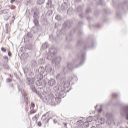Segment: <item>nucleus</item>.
Masks as SVG:
<instances>
[{"label":"nucleus","instance_id":"nucleus-1","mask_svg":"<svg viewBox=\"0 0 128 128\" xmlns=\"http://www.w3.org/2000/svg\"><path fill=\"white\" fill-rule=\"evenodd\" d=\"M86 52L84 51H80V54L78 55V59L75 60H74V64L72 63H69L68 64L67 68L69 72H72V68H74V65L76 64H78L80 62L79 66H82L84 64V60L86 59Z\"/></svg>","mask_w":128,"mask_h":128},{"label":"nucleus","instance_id":"nucleus-2","mask_svg":"<svg viewBox=\"0 0 128 128\" xmlns=\"http://www.w3.org/2000/svg\"><path fill=\"white\" fill-rule=\"evenodd\" d=\"M38 72H40V74L36 76L37 78L36 80V86H46V80H44V74L46 72V69L44 67H40L38 69Z\"/></svg>","mask_w":128,"mask_h":128},{"label":"nucleus","instance_id":"nucleus-3","mask_svg":"<svg viewBox=\"0 0 128 128\" xmlns=\"http://www.w3.org/2000/svg\"><path fill=\"white\" fill-rule=\"evenodd\" d=\"M46 60H52V64H58L62 60V58L60 56H54L52 54L48 53L46 54Z\"/></svg>","mask_w":128,"mask_h":128},{"label":"nucleus","instance_id":"nucleus-4","mask_svg":"<svg viewBox=\"0 0 128 128\" xmlns=\"http://www.w3.org/2000/svg\"><path fill=\"white\" fill-rule=\"evenodd\" d=\"M65 80V88H70V82H76V80H78V77L76 76H74L72 77L67 78Z\"/></svg>","mask_w":128,"mask_h":128},{"label":"nucleus","instance_id":"nucleus-5","mask_svg":"<svg viewBox=\"0 0 128 128\" xmlns=\"http://www.w3.org/2000/svg\"><path fill=\"white\" fill-rule=\"evenodd\" d=\"M12 9H5L0 10V14H7L8 17L5 20H8V18L12 16Z\"/></svg>","mask_w":128,"mask_h":128},{"label":"nucleus","instance_id":"nucleus-6","mask_svg":"<svg viewBox=\"0 0 128 128\" xmlns=\"http://www.w3.org/2000/svg\"><path fill=\"white\" fill-rule=\"evenodd\" d=\"M38 80L37 78L34 77V78H26V82H27V84L28 86H30V84H32L34 82V80L36 82V80Z\"/></svg>","mask_w":128,"mask_h":128},{"label":"nucleus","instance_id":"nucleus-7","mask_svg":"<svg viewBox=\"0 0 128 128\" xmlns=\"http://www.w3.org/2000/svg\"><path fill=\"white\" fill-rule=\"evenodd\" d=\"M46 72H48V74H53L54 73V70L52 68V65L50 64H47L46 67Z\"/></svg>","mask_w":128,"mask_h":128},{"label":"nucleus","instance_id":"nucleus-8","mask_svg":"<svg viewBox=\"0 0 128 128\" xmlns=\"http://www.w3.org/2000/svg\"><path fill=\"white\" fill-rule=\"evenodd\" d=\"M56 52H57V50L56 49V48H52L51 49H49V54H52V56H56Z\"/></svg>","mask_w":128,"mask_h":128},{"label":"nucleus","instance_id":"nucleus-9","mask_svg":"<svg viewBox=\"0 0 128 128\" xmlns=\"http://www.w3.org/2000/svg\"><path fill=\"white\" fill-rule=\"evenodd\" d=\"M56 80L53 78H50L48 82V85L50 86H53L56 84Z\"/></svg>","mask_w":128,"mask_h":128},{"label":"nucleus","instance_id":"nucleus-10","mask_svg":"<svg viewBox=\"0 0 128 128\" xmlns=\"http://www.w3.org/2000/svg\"><path fill=\"white\" fill-rule=\"evenodd\" d=\"M97 120H98V122L99 124H104L106 122V120L104 118H98V117H97Z\"/></svg>","mask_w":128,"mask_h":128},{"label":"nucleus","instance_id":"nucleus-11","mask_svg":"<svg viewBox=\"0 0 128 128\" xmlns=\"http://www.w3.org/2000/svg\"><path fill=\"white\" fill-rule=\"evenodd\" d=\"M92 47H90V43H88V42L86 43L84 46V50H86V48H94V44L93 43L92 44Z\"/></svg>","mask_w":128,"mask_h":128},{"label":"nucleus","instance_id":"nucleus-12","mask_svg":"<svg viewBox=\"0 0 128 128\" xmlns=\"http://www.w3.org/2000/svg\"><path fill=\"white\" fill-rule=\"evenodd\" d=\"M54 100L56 104H60L62 102V98H56Z\"/></svg>","mask_w":128,"mask_h":128},{"label":"nucleus","instance_id":"nucleus-13","mask_svg":"<svg viewBox=\"0 0 128 128\" xmlns=\"http://www.w3.org/2000/svg\"><path fill=\"white\" fill-rule=\"evenodd\" d=\"M44 2H46V0H37L36 3V4L40 6V4H44Z\"/></svg>","mask_w":128,"mask_h":128},{"label":"nucleus","instance_id":"nucleus-14","mask_svg":"<svg viewBox=\"0 0 128 128\" xmlns=\"http://www.w3.org/2000/svg\"><path fill=\"white\" fill-rule=\"evenodd\" d=\"M52 6V0H48V2H47L46 7L48 8H50Z\"/></svg>","mask_w":128,"mask_h":128},{"label":"nucleus","instance_id":"nucleus-15","mask_svg":"<svg viewBox=\"0 0 128 128\" xmlns=\"http://www.w3.org/2000/svg\"><path fill=\"white\" fill-rule=\"evenodd\" d=\"M48 48V42L44 43L42 46V50H46Z\"/></svg>","mask_w":128,"mask_h":128},{"label":"nucleus","instance_id":"nucleus-16","mask_svg":"<svg viewBox=\"0 0 128 128\" xmlns=\"http://www.w3.org/2000/svg\"><path fill=\"white\" fill-rule=\"evenodd\" d=\"M84 121L78 120L76 122L77 126H84Z\"/></svg>","mask_w":128,"mask_h":128},{"label":"nucleus","instance_id":"nucleus-17","mask_svg":"<svg viewBox=\"0 0 128 128\" xmlns=\"http://www.w3.org/2000/svg\"><path fill=\"white\" fill-rule=\"evenodd\" d=\"M26 50H30L32 48V46L30 44H27L26 46Z\"/></svg>","mask_w":128,"mask_h":128},{"label":"nucleus","instance_id":"nucleus-18","mask_svg":"<svg viewBox=\"0 0 128 128\" xmlns=\"http://www.w3.org/2000/svg\"><path fill=\"white\" fill-rule=\"evenodd\" d=\"M30 90H32L34 92H36V94H38V91L36 90V87L34 86H31L30 87Z\"/></svg>","mask_w":128,"mask_h":128},{"label":"nucleus","instance_id":"nucleus-19","mask_svg":"<svg viewBox=\"0 0 128 128\" xmlns=\"http://www.w3.org/2000/svg\"><path fill=\"white\" fill-rule=\"evenodd\" d=\"M56 78L57 80H62V74H58L56 76Z\"/></svg>","mask_w":128,"mask_h":128},{"label":"nucleus","instance_id":"nucleus-20","mask_svg":"<svg viewBox=\"0 0 128 128\" xmlns=\"http://www.w3.org/2000/svg\"><path fill=\"white\" fill-rule=\"evenodd\" d=\"M50 104H51V106H56V100H54V101L52 100H50Z\"/></svg>","mask_w":128,"mask_h":128},{"label":"nucleus","instance_id":"nucleus-21","mask_svg":"<svg viewBox=\"0 0 128 128\" xmlns=\"http://www.w3.org/2000/svg\"><path fill=\"white\" fill-rule=\"evenodd\" d=\"M82 8H83L82 6H78L77 8V12H82Z\"/></svg>","mask_w":128,"mask_h":128},{"label":"nucleus","instance_id":"nucleus-22","mask_svg":"<svg viewBox=\"0 0 128 128\" xmlns=\"http://www.w3.org/2000/svg\"><path fill=\"white\" fill-rule=\"evenodd\" d=\"M40 64H46V60H44V58H40L39 60Z\"/></svg>","mask_w":128,"mask_h":128},{"label":"nucleus","instance_id":"nucleus-23","mask_svg":"<svg viewBox=\"0 0 128 128\" xmlns=\"http://www.w3.org/2000/svg\"><path fill=\"white\" fill-rule=\"evenodd\" d=\"M46 14V16H51V14H52V10H48Z\"/></svg>","mask_w":128,"mask_h":128},{"label":"nucleus","instance_id":"nucleus-24","mask_svg":"<svg viewBox=\"0 0 128 128\" xmlns=\"http://www.w3.org/2000/svg\"><path fill=\"white\" fill-rule=\"evenodd\" d=\"M48 114H46L42 116V120H46V118H48Z\"/></svg>","mask_w":128,"mask_h":128},{"label":"nucleus","instance_id":"nucleus-25","mask_svg":"<svg viewBox=\"0 0 128 128\" xmlns=\"http://www.w3.org/2000/svg\"><path fill=\"white\" fill-rule=\"evenodd\" d=\"M31 64L33 66H36V60H32Z\"/></svg>","mask_w":128,"mask_h":128},{"label":"nucleus","instance_id":"nucleus-26","mask_svg":"<svg viewBox=\"0 0 128 128\" xmlns=\"http://www.w3.org/2000/svg\"><path fill=\"white\" fill-rule=\"evenodd\" d=\"M56 20H62V17L60 15H57L56 16Z\"/></svg>","mask_w":128,"mask_h":128},{"label":"nucleus","instance_id":"nucleus-27","mask_svg":"<svg viewBox=\"0 0 128 128\" xmlns=\"http://www.w3.org/2000/svg\"><path fill=\"white\" fill-rule=\"evenodd\" d=\"M30 4H32V0H26L27 6Z\"/></svg>","mask_w":128,"mask_h":128},{"label":"nucleus","instance_id":"nucleus-28","mask_svg":"<svg viewBox=\"0 0 128 128\" xmlns=\"http://www.w3.org/2000/svg\"><path fill=\"white\" fill-rule=\"evenodd\" d=\"M87 122H92V116H89L88 118H87Z\"/></svg>","mask_w":128,"mask_h":128},{"label":"nucleus","instance_id":"nucleus-29","mask_svg":"<svg viewBox=\"0 0 128 128\" xmlns=\"http://www.w3.org/2000/svg\"><path fill=\"white\" fill-rule=\"evenodd\" d=\"M96 2H98V4L100 6V4H102V0H95Z\"/></svg>","mask_w":128,"mask_h":128},{"label":"nucleus","instance_id":"nucleus-30","mask_svg":"<svg viewBox=\"0 0 128 128\" xmlns=\"http://www.w3.org/2000/svg\"><path fill=\"white\" fill-rule=\"evenodd\" d=\"M86 14H88V12H92V10H90V8H88L86 9Z\"/></svg>","mask_w":128,"mask_h":128},{"label":"nucleus","instance_id":"nucleus-31","mask_svg":"<svg viewBox=\"0 0 128 128\" xmlns=\"http://www.w3.org/2000/svg\"><path fill=\"white\" fill-rule=\"evenodd\" d=\"M26 36L28 38H31L32 37V35L30 33H28L26 34Z\"/></svg>","mask_w":128,"mask_h":128},{"label":"nucleus","instance_id":"nucleus-32","mask_svg":"<svg viewBox=\"0 0 128 128\" xmlns=\"http://www.w3.org/2000/svg\"><path fill=\"white\" fill-rule=\"evenodd\" d=\"M84 124L86 128H88V126H90V123L88 122H86L84 123Z\"/></svg>","mask_w":128,"mask_h":128},{"label":"nucleus","instance_id":"nucleus-33","mask_svg":"<svg viewBox=\"0 0 128 128\" xmlns=\"http://www.w3.org/2000/svg\"><path fill=\"white\" fill-rule=\"evenodd\" d=\"M116 16L118 18H122V14L120 13H117Z\"/></svg>","mask_w":128,"mask_h":128},{"label":"nucleus","instance_id":"nucleus-34","mask_svg":"<svg viewBox=\"0 0 128 128\" xmlns=\"http://www.w3.org/2000/svg\"><path fill=\"white\" fill-rule=\"evenodd\" d=\"M79 16H80V18H84L86 16L84 15V14L82 13V14H80L79 15Z\"/></svg>","mask_w":128,"mask_h":128},{"label":"nucleus","instance_id":"nucleus-35","mask_svg":"<svg viewBox=\"0 0 128 128\" xmlns=\"http://www.w3.org/2000/svg\"><path fill=\"white\" fill-rule=\"evenodd\" d=\"M112 98H118V95L116 94H112Z\"/></svg>","mask_w":128,"mask_h":128},{"label":"nucleus","instance_id":"nucleus-36","mask_svg":"<svg viewBox=\"0 0 128 128\" xmlns=\"http://www.w3.org/2000/svg\"><path fill=\"white\" fill-rule=\"evenodd\" d=\"M34 24H35V26H38V21L36 19H34Z\"/></svg>","mask_w":128,"mask_h":128},{"label":"nucleus","instance_id":"nucleus-37","mask_svg":"<svg viewBox=\"0 0 128 128\" xmlns=\"http://www.w3.org/2000/svg\"><path fill=\"white\" fill-rule=\"evenodd\" d=\"M38 118V116H34L32 118V120H34V122H36Z\"/></svg>","mask_w":128,"mask_h":128},{"label":"nucleus","instance_id":"nucleus-38","mask_svg":"<svg viewBox=\"0 0 128 128\" xmlns=\"http://www.w3.org/2000/svg\"><path fill=\"white\" fill-rule=\"evenodd\" d=\"M65 24L66 28H70V23L68 22V24L65 22Z\"/></svg>","mask_w":128,"mask_h":128},{"label":"nucleus","instance_id":"nucleus-39","mask_svg":"<svg viewBox=\"0 0 128 128\" xmlns=\"http://www.w3.org/2000/svg\"><path fill=\"white\" fill-rule=\"evenodd\" d=\"M1 50L2 51V52H6V49L4 48V47H2V48H1Z\"/></svg>","mask_w":128,"mask_h":128},{"label":"nucleus","instance_id":"nucleus-40","mask_svg":"<svg viewBox=\"0 0 128 128\" xmlns=\"http://www.w3.org/2000/svg\"><path fill=\"white\" fill-rule=\"evenodd\" d=\"M12 79L10 78H6V82H12Z\"/></svg>","mask_w":128,"mask_h":128},{"label":"nucleus","instance_id":"nucleus-41","mask_svg":"<svg viewBox=\"0 0 128 128\" xmlns=\"http://www.w3.org/2000/svg\"><path fill=\"white\" fill-rule=\"evenodd\" d=\"M34 18L36 19V16H38V14H36V12H34V14L33 15Z\"/></svg>","mask_w":128,"mask_h":128},{"label":"nucleus","instance_id":"nucleus-42","mask_svg":"<svg viewBox=\"0 0 128 128\" xmlns=\"http://www.w3.org/2000/svg\"><path fill=\"white\" fill-rule=\"evenodd\" d=\"M82 44V42L80 40H78V46H80V44Z\"/></svg>","mask_w":128,"mask_h":128},{"label":"nucleus","instance_id":"nucleus-43","mask_svg":"<svg viewBox=\"0 0 128 128\" xmlns=\"http://www.w3.org/2000/svg\"><path fill=\"white\" fill-rule=\"evenodd\" d=\"M30 106L32 108H34V102H32L30 104Z\"/></svg>","mask_w":128,"mask_h":128},{"label":"nucleus","instance_id":"nucleus-44","mask_svg":"<svg viewBox=\"0 0 128 128\" xmlns=\"http://www.w3.org/2000/svg\"><path fill=\"white\" fill-rule=\"evenodd\" d=\"M84 118L82 117H80L78 118V120H80V121H84Z\"/></svg>","mask_w":128,"mask_h":128},{"label":"nucleus","instance_id":"nucleus-45","mask_svg":"<svg viewBox=\"0 0 128 128\" xmlns=\"http://www.w3.org/2000/svg\"><path fill=\"white\" fill-rule=\"evenodd\" d=\"M38 126H42V122H38Z\"/></svg>","mask_w":128,"mask_h":128},{"label":"nucleus","instance_id":"nucleus-46","mask_svg":"<svg viewBox=\"0 0 128 128\" xmlns=\"http://www.w3.org/2000/svg\"><path fill=\"white\" fill-rule=\"evenodd\" d=\"M8 56H12V52H10V51L8 52Z\"/></svg>","mask_w":128,"mask_h":128},{"label":"nucleus","instance_id":"nucleus-47","mask_svg":"<svg viewBox=\"0 0 128 128\" xmlns=\"http://www.w3.org/2000/svg\"><path fill=\"white\" fill-rule=\"evenodd\" d=\"M36 112L34 110H30V114H34Z\"/></svg>","mask_w":128,"mask_h":128},{"label":"nucleus","instance_id":"nucleus-48","mask_svg":"<svg viewBox=\"0 0 128 128\" xmlns=\"http://www.w3.org/2000/svg\"><path fill=\"white\" fill-rule=\"evenodd\" d=\"M82 22H78V26H82Z\"/></svg>","mask_w":128,"mask_h":128},{"label":"nucleus","instance_id":"nucleus-49","mask_svg":"<svg viewBox=\"0 0 128 128\" xmlns=\"http://www.w3.org/2000/svg\"><path fill=\"white\" fill-rule=\"evenodd\" d=\"M62 10H64V5H62Z\"/></svg>","mask_w":128,"mask_h":128},{"label":"nucleus","instance_id":"nucleus-50","mask_svg":"<svg viewBox=\"0 0 128 128\" xmlns=\"http://www.w3.org/2000/svg\"><path fill=\"white\" fill-rule=\"evenodd\" d=\"M16 2V0H10V4H12V2Z\"/></svg>","mask_w":128,"mask_h":128},{"label":"nucleus","instance_id":"nucleus-51","mask_svg":"<svg viewBox=\"0 0 128 128\" xmlns=\"http://www.w3.org/2000/svg\"><path fill=\"white\" fill-rule=\"evenodd\" d=\"M24 100H25V102H28V98H26V97H24Z\"/></svg>","mask_w":128,"mask_h":128},{"label":"nucleus","instance_id":"nucleus-52","mask_svg":"<svg viewBox=\"0 0 128 128\" xmlns=\"http://www.w3.org/2000/svg\"><path fill=\"white\" fill-rule=\"evenodd\" d=\"M54 124H56V122H58V121L56 119L54 120Z\"/></svg>","mask_w":128,"mask_h":128},{"label":"nucleus","instance_id":"nucleus-53","mask_svg":"<svg viewBox=\"0 0 128 128\" xmlns=\"http://www.w3.org/2000/svg\"><path fill=\"white\" fill-rule=\"evenodd\" d=\"M118 104H120V101L117 102V104L116 106H118Z\"/></svg>","mask_w":128,"mask_h":128},{"label":"nucleus","instance_id":"nucleus-54","mask_svg":"<svg viewBox=\"0 0 128 128\" xmlns=\"http://www.w3.org/2000/svg\"><path fill=\"white\" fill-rule=\"evenodd\" d=\"M77 2H82V0H76Z\"/></svg>","mask_w":128,"mask_h":128},{"label":"nucleus","instance_id":"nucleus-55","mask_svg":"<svg viewBox=\"0 0 128 128\" xmlns=\"http://www.w3.org/2000/svg\"><path fill=\"white\" fill-rule=\"evenodd\" d=\"M61 32H64V28L61 30Z\"/></svg>","mask_w":128,"mask_h":128},{"label":"nucleus","instance_id":"nucleus-56","mask_svg":"<svg viewBox=\"0 0 128 128\" xmlns=\"http://www.w3.org/2000/svg\"><path fill=\"white\" fill-rule=\"evenodd\" d=\"M77 128H84L83 126H79Z\"/></svg>","mask_w":128,"mask_h":128},{"label":"nucleus","instance_id":"nucleus-57","mask_svg":"<svg viewBox=\"0 0 128 128\" xmlns=\"http://www.w3.org/2000/svg\"><path fill=\"white\" fill-rule=\"evenodd\" d=\"M102 110L100 109L98 110V112H102Z\"/></svg>","mask_w":128,"mask_h":128},{"label":"nucleus","instance_id":"nucleus-58","mask_svg":"<svg viewBox=\"0 0 128 128\" xmlns=\"http://www.w3.org/2000/svg\"><path fill=\"white\" fill-rule=\"evenodd\" d=\"M90 128H96L95 126H92Z\"/></svg>","mask_w":128,"mask_h":128},{"label":"nucleus","instance_id":"nucleus-59","mask_svg":"<svg viewBox=\"0 0 128 128\" xmlns=\"http://www.w3.org/2000/svg\"><path fill=\"white\" fill-rule=\"evenodd\" d=\"M6 70H8V66H6Z\"/></svg>","mask_w":128,"mask_h":128},{"label":"nucleus","instance_id":"nucleus-60","mask_svg":"<svg viewBox=\"0 0 128 128\" xmlns=\"http://www.w3.org/2000/svg\"><path fill=\"white\" fill-rule=\"evenodd\" d=\"M98 26H99V25L97 24L96 26V28H98Z\"/></svg>","mask_w":128,"mask_h":128},{"label":"nucleus","instance_id":"nucleus-61","mask_svg":"<svg viewBox=\"0 0 128 128\" xmlns=\"http://www.w3.org/2000/svg\"><path fill=\"white\" fill-rule=\"evenodd\" d=\"M98 108V105H96V106H95L94 108Z\"/></svg>","mask_w":128,"mask_h":128},{"label":"nucleus","instance_id":"nucleus-62","mask_svg":"<svg viewBox=\"0 0 128 128\" xmlns=\"http://www.w3.org/2000/svg\"><path fill=\"white\" fill-rule=\"evenodd\" d=\"M64 126H66V124L64 123Z\"/></svg>","mask_w":128,"mask_h":128},{"label":"nucleus","instance_id":"nucleus-63","mask_svg":"<svg viewBox=\"0 0 128 128\" xmlns=\"http://www.w3.org/2000/svg\"><path fill=\"white\" fill-rule=\"evenodd\" d=\"M52 36V35H50V38H51Z\"/></svg>","mask_w":128,"mask_h":128},{"label":"nucleus","instance_id":"nucleus-64","mask_svg":"<svg viewBox=\"0 0 128 128\" xmlns=\"http://www.w3.org/2000/svg\"><path fill=\"white\" fill-rule=\"evenodd\" d=\"M70 92V90H67L66 92Z\"/></svg>","mask_w":128,"mask_h":128}]
</instances>
